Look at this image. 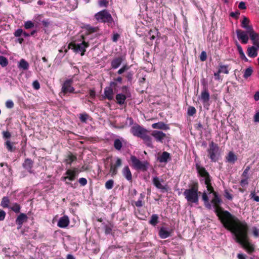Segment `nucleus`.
I'll return each instance as SVG.
<instances>
[{
    "label": "nucleus",
    "instance_id": "nucleus-1",
    "mask_svg": "<svg viewBox=\"0 0 259 259\" xmlns=\"http://www.w3.org/2000/svg\"><path fill=\"white\" fill-rule=\"evenodd\" d=\"M227 229L234 235L235 241L241 245L249 253L254 251L253 245L248 241V226L245 221L239 220Z\"/></svg>",
    "mask_w": 259,
    "mask_h": 259
},
{
    "label": "nucleus",
    "instance_id": "nucleus-2",
    "mask_svg": "<svg viewBox=\"0 0 259 259\" xmlns=\"http://www.w3.org/2000/svg\"><path fill=\"white\" fill-rule=\"evenodd\" d=\"M214 208V212L223 226L228 229L239 220L230 212L225 210L221 206L222 200L218 193H214L211 200Z\"/></svg>",
    "mask_w": 259,
    "mask_h": 259
},
{
    "label": "nucleus",
    "instance_id": "nucleus-3",
    "mask_svg": "<svg viewBox=\"0 0 259 259\" xmlns=\"http://www.w3.org/2000/svg\"><path fill=\"white\" fill-rule=\"evenodd\" d=\"M200 193L199 191V183L197 181H194L189 185L188 189L185 190L183 195L188 202L198 204Z\"/></svg>",
    "mask_w": 259,
    "mask_h": 259
},
{
    "label": "nucleus",
    "instance_id": "nucleus-4",
    "mask_svg": "<svg viewBox=\"0 0 259 259\" xmlns=\"http://www.w3.org/2000/svg\"><path fill=\"white\" fill-rule=\"evenodd\" d=\"M82 42L79 44H76L74 41L70 42L68 45V49H71L75 53H80L81 56H83L86 51V48L89 47V43L84 40V36H81Z\"/></svg>",
    "mask_w": 259,
    "mask_h": 259
},
{
    "label": "nucleus",
    "instance_id": "nucleus-5",
    "mask_svg": "<svg viewBox=\"0 0 259 259\" xmlns=\"http://www.w3.org/2000/svg\"><path fill=\"white\" fill-rule=\"evenodd\" d=\"M95 17L99 22L107 23L108 26L112 27L114 25L113 19L107 10L98 12L95 14Z\"/></svg>",
    "mask_w": 259,
    "mask_h": 259
},
{
    "label": "nucleus",
    "instance_id": "nucleus-6",
    "mask_svg": "<svg viewBox=\"0 0 259 259\" xmlns=\"http://www.w3.org/2000/svg\"><path fill=\"white\" fill-rule=\"evenodd\" d=\"M218 145L213 141L209 144V148L207 150V156L212 162H217L219 159L220 153Z\"/></svg>",
    "mask_w": 259,
    "mask_h": 259
},
{
    "label": "nucleus",
    "instance_id": "nucleus-7",
    "mask_svg": "<svg viewBox=\"0 0 259 259\" xmlns=\"http://www.w3.org/2000/svg\"><path fill=\"white\" fill-rule=\"evenodd\" d=\"M131 161L132 162L131 166L136 170L142 171H146L148 170L149 163L147 161H140L135 156H131Z\"/></svg>",
    "mask_w": 259,
    "mask_h": 259
},
{
    "label": "nucleus",
    "instance_id": "nucleus-8",
    "mask_svg": "<svg viewBox=\"0 0 259 259\" xmlns=\"http://www.w3.org/2000/svg\"><path fill=\"white\" fill-rule=\"evenodd\" d=\"M72 79H68L63 83L61 88V94L65 96L68 93H78L80 91L75 92V89L72 87Z\"/></svg>",
    "mask_w": 259,
    "mask_h": 259
},
{
    "label": "nucleus",
    "instance_id": "nucleus-9",
    "mask_svg": "<svg viewBox=\"0 0 259 259\" xmlns=\"http://www.w3.org/2000/svg\"><path fill=\"white\" fill-rule=\"evenodd\" d=\"M147 132V130L138 124L132 127L131 129V133L135 136L141 138Z\"/></svg>",
    "mask_w": 259,
    "mask_h": 259
},
{
    "label": "nucleus",
    "instance_id": "nucleus-10",
    "mask_svg": "<svg viewBox=\"0 0 259 259\" xmlns=\"http://www.w3.org/2000/svg\"><path fill=\"white\" fill-rule=\"evenodd\" d=\"M237 38L242 44H246L248 42L249 38L247 35V31H244L241 29H237L236 31Z\"/></svg>",
    "mask_w": 259,
    "mask_h": 259
},
{
    "label": "nucleus",
    "instance_id": "nucleus-11",
    "mask_svg": "<svg viewBox=\"0 0 259 259\" xmlns=\"http://www.w3.org/2000/svg\"><path fill=\"white\" fill-rule=\"evenodd\" d=\"M122 165V160L120 158H117L115 164L111 163L110 171L112 176H115L117 173V169Z\"/></svg>",
    "mask_w": 259,
    "mask_h": 259
},
{
    "label": "nucleus",
    "instance_id": "nucleus-12",
    "mask_svg": "<svg viewBox=\"0 0 259 259\" xmlns=\"http://www.w3.org/2000/svg\"><path fill=\"white\" fill-rule=\"evenodd\" d=\"M153 184L159 189H160L162 192H167L168 188V187L165 186H163L161 185V182L159 179V178L157 177H155L152 179Z\"/></svg>",
    "mask_w": 259,
    "mask_h": 259
},
{
    "label": "nucleus",
    "instance_id": "nucleus-13",
    "mask_svg": "<svg viewBox=\"0 0 259 259\" xmlns=\"http://www.w3.org/2000/svg\"><path fill=\"white\" fill-rule=\"evenodd\" d=\"M34 162L30 158H26L22 164V166L30 174L33 173L32 167Z\"/></svg>",
    "mask_w": 259,
    "mask_h": 259
},
{
    "label": "nucleus",
    "instance_id": "nucleus-14",
    "mask_svg": "<svg viewBox=\"0 0 259 259\" xmlns=\"http://www.w3.org/2000/svg\"><path fill=\"white\" fill-rule=\"evenodd\" d=\"M196 169L200 177L205 178L210 176V175L206 169L204 167L201 166L198 163L196 164Z\"/></svg>",
    "mask_w": 259,
    "mask_h": 259
},
{
    "label": "nucleus",
    "instance_id": "nucleus-15",
    "mask_svg": "<svg viewBox=\"0 0 259 259\" xmlns=\"http://www.w3.org/2000/svg\"><path fill=\"white\" fill-rule=\"evenodd\" d=\"M151 135L157 141L162 142L163 140L166 138V134L161 131H153Z\"/></svg>",
    "mask_w": 259,
    "mask_h": 259
},
{
    "label": "nucleus",
    "instance_id": "nucleus-16",
    "mask_svg": "<svg viewBox=\"0 0 259 259\" xmlns=\"http://www.w3.org/2000/svg\"><path fill=\"white\" fill-rule=\"evenodd\" d=\"M70 223L69 218L67 215H64L60 218L57 223V226L61 228L67 227Z\"/></svg>",
    "mask_w": 259,
    "mask_h": 259
},
{
    "label": "nucleus",
    "instance_id": "nucleus-17",
    "mask_svg": "<svg viewBox=\"0 0 259 259\" xmlns=\"http://www.w3.org/2000/svg\"><path fill=\"white\" fill-rule=\"evenodd\" d=\"M170 160V155L166 151L163 152L162 154L157 157V160L161 163H167Z\"/></svg>",
    "mask_w": 259,
    "mask_h": 259
},
{
    "label": "nucleus",
    "instance_id": "nucleus-18",
    "mask_svg": "<svg viewBox=\"0 0 259 259\" xmlns=\"http://www.w3.org/2000/svg\"><path fill=\"white\" fill-rule=\"evenodd\" d=\"M172 230L167 231L164 227H161L158 232L159 236L161 239H165L171 235Z\"/></svg>",
    "mask_w": 259,
    "mask_h": 259
},
{
    "label": "nucleus",
    "instance_id": "nucleus-19",
    "mask_svg": "<svg viewBox=\"0 0 259 259\" xmlns=\"http://www.w3.org/2000/svg\"><path fill=\"white\" fill-rule=\"evenodd\" d=\"M27 219L28 217L26 214L23 213H20L16 220V224L19 226L18 228H20L22 224L27 221Z\"/></svg>",
    "mask_w": 259,
    "mask_h": 259
},
{
    "label": "nucleus",
    "instance_id": "nucleus-20",
    "mask_svg": "<svg viewBox=\"0 0 259 259\" xmlns=\"http://www.w3.org/2000/svg\"><path fill=\"white\" fill-rule=\"evenodd\" d=\"M113 89L111 87H106L104 89V98L111 101L113 99Z\"/></svg>",
    "mask_w": 259,
    "mask_h": 259
},
{
    "label": "nucleus",
    "instance_id": "nucleus-21",
    "mask_svg": "<svg viewBox=\"0 0 259 259\" xmlns=\"http://www.w3.org/2000/svg\"><path fill=\"white\" fill-rule=\"evenodd\" d=\"M65 175H67L66 177H64L62 178L63 181H65L66 180H69V181H74L76 178L75 175L72 169H68L66 172Z\"/></svg>",
    "mask_w": 259,
    "mask_h": 259
},
{
    "label": "nucleus",
    "instance_id": "nucleus-22",
    "mask_svg": "<svg viewBox=\"0 0 259 259\" xmlns=\"http://www.w3.org/2000/svg\"><path fill=\"white\" fill-rule=\"evenodd\" d=\"M123 61L122 57H116L113 59L111 62L112 68L116 69L120 66Z\"/></svg>",
    "mask_w": 259,
    "mask_h": 259
},
{
    "label": "nucleus",
    "instance_id": "nucleus-23",
    "mask_svg": "<svg viewBox=\"0 0 259 259\" xmlns=\"http://www.w3.org/2000/svg\"><path fill=\"white\" fill-rule=\"evenodd\" d=\"M152 127L153 128H157L163 130H168L169 129V126H168V125L165 124L163 122H158L157 123H153L152 125Z\"/></svg>",
    "mask_w": 259,
    "mask_h": 259
},
{
    "label": "nucleus",
    "instance_id": "nucleus-24",
    "mask_svg": "<svg viewBox=\"0 0 259 259\" xmlns=\"http://www.w3.org/2000/svg\"><path fill=\"white\" fill-rule=\"evenodd\" d=\"M226 159L227 162L234 164L237 160V156L232 151H230L226 156Z\"/></svg>",
    "mask_w": 259,
    "mask_h": 259
},
{
    "label": "nucleus",
    "instance_id": "nucleus-25",
    "mask_svg": "<svg viewBox=\"0 0 259 259\" xmlns=\"http://www.w3.org/2000/svg\"><path fill=\"white\" fill-rule=\"evenodd\" d=\"M122 173L123 176L125 178V179L128 181H132V175L131 171L130 169V168L128 166H125L122 170Z\"/></svg>",
    "mask_w": 259,
    "mask_h": 259
},
{
    "label": "nucleus",
    "instance_id": "nucleus-26",
    "mask_svg": "<svg viewBox=\"0 0 259 259\" xmlns=\"http://www.w3.org/2000/svg\"><path fill=\"white\" fill-rule=\"evenodd\" d=\"M76 156L73 155L71 152H69L65 160V162L67 164L71 165L73 161H76Z\"/></svg>",
    "mask_w": 259,
    "mask_h": 259
},
{
    "label": "nucleus",
    "instance_id": "nucleus-27",
    "mask_svg": "<svg viewBox=\"0 0 259 259\" xmlns=\"http://www.w3.org/2000/svg\"><path fill=\"white\" fill-rule=\"evenodd\" d=\"M14 144L15 143L8 140L5 142L4 145L9 152H13L16 150V148L14 146Z\"/></svg>",
    "mask_w": 259,
    "mask_h": 259
},
{
    "label": "nucleus",
    "instance_id": "nucleus-28",
    "mask_svg": "<svg viewBox=\"0 0 259 259\" xmlns=\"http://www.w3.org/2000/svg\"><path fill=\"white\" fill-rule=\"evenodd\" d=\"M144 141V143L148 147L152 148V143L151 138L146 134V133L141 138Z\"/></svg>",
    "mask_w": 259,
    "mask_h": 259
},
{
    "label": "nucleus",
    "instance_id": "nucleus-29",
    "mask_svg": "<svg viewBox=\"0 0 259 259\" xmlns=\"http://www.w3.org/2000/svg\"><path fill=\"white\" fill-rule=\"evenodd\" d=\"M116 102L119 105H123L124 104L126 97L125 95L123 94H117L115 97Z\"/></svg>",
    "mask_w": 259,
    "mask_h": 259
},
{
    "label": "nucleus",
    "instance_id": "nucleus-30",
    "mask_svg": "<svg viewBox=\"0 0 259 259\" xmlns=\"http://www.w3.org/2000/svg\"><path fill=\"white\" fill-rule=\"evenodd\" d=\"M219 73H223L225 74H228L229 73V65H223L222 63L219 64Z\"/></svg>",
    "mask_w": 259,
    "mask_h": 259
},
{
    "label": "nucleus",
    "instance_id": "nucleus-31",
    "mask_svg": "<svg viewBox=\"0 0 259 259\" xmlns=\"http://www.w3.org/2000/svg\"><path fill=\"white\" fill-rule=\"evenodd\" d=\"M250 30L247 31L248 34L249 35L250 39L252 41L259 40V34L254 32L253 28H249Z\"/></svg>",
    "mask_w": 259,
    "mask_h": 259
},
{
    "label": "nucleus",
    "instance_id": "nucleus-32",
    "mask_svg": "<svg viewBox=\"0 0 259 259\" xmlns=\"http://www.w3.org/2000/svg\"><path fill=\"white\" fill-rule=\"evenodd\" d=\"M247 55L250 57H255L257 55V49L254 46L248 48L247 49Z\"/></svg>",
    "mask_w": 259,
    "mask_h": 259
},
{
    "label": "nucleus",
    "instance_id": "nucleus-33",
    "mask_svg": "<svg viewBox=\"0 0 259 259\" xmlns=\"http://www.w3.org/2000/svg\"><path fill=\"white\" fill-rule=\"evenodd\" d=\"M29 64L24 59H22L20 60L18 67L20 69H22L24 70H26L29 68Z\"/></svg>",
    "mask_w": 259,
    "mask_h": 259
},
{
    "label": "nucleus",
    "instance_id": "nucleus-34",
    "mask_svg": "<svg viewBox=\"0 0 259 259\" xmlns=\"http://www.w3.org/2000/svg\"><path fill=\"white\" fill-rule=\"evenodd\" d=\"M102 225H103L105 233L106 234H111L113 228V225L110 223H109L107 224L103 223Z\"/></svg>",
    "mask_w": 259,
    "mask_h": 259
},
{
    "label": "nucleus",
    "instance_id": "nucleus-35",
    "mask_svg": "<svg viewBox=\"0 0 259 259\" xmlns=\"http://www.w3.org/2000/svg\"><path fill=\"white\" fill-rule=\"evenodd\" d=\"M85 29L87 31V35L96 32L99 30L98 27H92L90 25H87L84 26Z\"/></svg>",
    "mask_w": 259,
    "mask_h": 259
},
{
    "label": "nucleus",
    "instance_id": "nucleus-36",
    "mask_svg": "<svg viewBox=\"0 0 259 259\" xmlns=\"http://www.w3.org/2000/svg\"><path fill=\"white\" fill-rule=\"evenodd\" d=\"M201 99L204 103L208 102L209 100V94L208 90L205 89L201 93Z\"/></svg>",
    "mask_w": 259,
    "mask_h": 259
},
{
    "label": "nucleus",
    "instance_id": "nucleus-37",
    "mask_svg": "<svg viewBox=\"0 0 259 259\" xmlns=\"http://www.w3.org/2000/svg\"><path fill=\"white\" fill-rule=\"evenodd\" d=\"M249 23V19L246 17H244L242 22H241V26L242 28L246 29L247 31L250 30V27L253 28L251 25H248V23Z\"/></svg>",
    "mask_w": 259,
    "mask_h": 259
},
{
    "label": "nucleus",
    "instance_id": "nucleus-38",
    "mask_svg": "<svg viewBox=\"0 0 259 259\" xmlns=\"http://www.w3.org/2000/svg\"><path fill=\"white\" fill-rule=\"evenodd\" d=\"M158 216L156 214H152L149 221V223L153 226H155L158 223Z\"/></svg>",
    "mask_w": 259,
    "mask_h": 259
},
{
    "label": "nucleus",
    "instance_id": "nucleus-39",
    "mask_svg": "<svg viewBox=\"0 0 259 259\" xmlns=\"http://www.w3.org/2000/svg\"><path fill=\"white\" fill-rule=\"evenodd\" d=\"M10 203V199L7 196H4L3 197L1 205L3 208H10L9 204Z\"/></svg>",
    "mask_w": 259,
    "mask_h": 259
},
{
    "label": "nucleus",
    "instance_id": "nucleus-40",
    "mask_svg": "<svg viewBox=\"0 0 259 259\" xmlns=\"http://www.w3.org/2000/svg\"><path fill=\"white\" fill-rule=\"evenodd\" d=\"M253 70L252 67H249L247 68H246L244 71L243 74V77L245 79L248 78L250 77L251 74H252Z\"/></svg>",
    "mask_w": 259,
    "mask_h": 259
},
{
    "label": "nucleus",
    "instance_id": "nucleus-41",
    "mask_svg": "<svg viewBox=\"0 0 259 259\" xmlns=\"http://www.w3.org/2000/svg\"><path fill=\"white\" fill-rule=\"evenodd\" d=\"M8 64H9V61H8V59L3 56H0V65H1V66L2 67H5L8 65Z\"/></svg>",
    "mask_w": 259,
    "mask_h": 259
},
{
    "label": "nucleus",
    "instance_id": "nucleus-42",
    "mask_svg": "<svg viewBox=\"0 0 259 259\" xmlns=\"http://www.w3.org/2000/svg\"><path fill=\"white\" fill-rule=\"evenodd\" d=\"M10 208L15 213H17L20 212L21 209V206L17 203H15L13 204Z\"/></svg>",
    "mask_w": 259,
    "mask_h": 259
},
{
    "label": "nucleus",
    "instance_id": "nucleus-43",
    "mask_svg": "<svg viewBox=\"0 0 259 259\" xmlns=\"http://www.w3.org/2000/svg\"><path fill=\"white\" fill-rule=\"evenodd\" d=\"M122 146V142L119 139H116L114 140V147L116 150H120L121 149Z\"/></svg>",
    "mask_w": 259,
    "mask_h": 259
},
{
    "label": "nucleus",
    "instance_id": "nucleus-44",
    "mask_svg": "<svg viewBox=\"0 0 259 259\" xmlns=\"http://www.w3.org/2000/svg\"><path fill=\"white\" fill-rule=\"evenodd\" d=\"M89 115L86 113L80 114L79 117L80 120L83 123H86L89 118Z\"/></svg>",
    "mask_w": 259,
    "mask_h": 259
},
{
    "label": "nucleus",
    "instance_id": "nucleus-45",
    "mask_svg": "<svg viewBox=\"0 0 259 259\" xmlns=\"http://www.w3.org/2000/svg\"><path fill=\"white\" fill-rule=\"evenodd\" d=\"M114 185V181L113 180H109L105 183V187L107 189L110 190L113 188Z\"/></svg>",
    "mask_w": 259,
    "mask_h": 259
},
{
    "label": "nucleus",
    "instance_id": "nucleus-46",
    "mask_svg": "<svg viewBox=\"0 0 259 259\" xmlns=\"http://www.w3.org/2000/svg\"><path fill=\"white\" fill-rule=\"evenodd\" d=\"M250 169V166L249 165L246 166L245 169L244 170L243 173L241 175V177L243 178L249 179L248 171Z\"/></svg>",
    "mask_w": 259,
    "mask_h": 259
},
{
    "label": "nucleus",
    "instance_id": "nucleus-47",
    "mask_svg": "<svg viewBox=\"0 0 259 259\" xmlns=\"http://www.w3.org/2000/svg\"><path fill=\"white\" fill-rule=\"evenodd\" d=\"M34 26V23L31 21H27L24 23V27L26 29L32 28Z\"/></svg>",
    "mask_w": 259,
    "mask_h": 259
},
{
    "label": "nucleus",
    "instance_id": "nucleus-48",
    "mask_svg": "<svg viewBox=\"0 0 259 259\" xmlns=\"http://www.w3.org/2000/svg\"><path fill=\"white\" fill-rule=\"evenodd\" d=\"M196 113V110L194 107L190 106L188 109V114L189 116H192Z\"/></svg>",
    "mask_w": 259,
    "mask_h": 259
},
{
    "label": "nucleus",
    "instance_id": "nucleus-49",
    "mask_svg": "<svg viewBox=\"0 0 259 259\" xmlns=\"http://www.w3.org/2000/svg\"><path fill=\"white\" fill-rule=\"evenodd\" d=\"M109 0H99L98 4L101 7L107 8L109 5Z\"/></svg>",
    "mask_w": 259,
    "mask_h": 259
},
{
    "label": "nucleus",
    "instance_id": "nucleus-50",
    "mask_svg": "<svg viewBox=\"0 0 259 259\" xmlns=\"http://www.w3.org/2000/svg\"><path fill=\"white\" fill-rule=\"evenodd\" d=\"M236 45L237 46V50L240 55V57L245 55L241 46L238 44L237 41L236 42Z\"/></svg>",
    "mask_w": 259,
    "mask_h": 259
},
{
    "label": "nucleus",
    "instance_id": "nucleus-51",
    "mask_svg": "<svg viewBox=\"0 0 259 259\" xmlns=\"http://www.w3.org/2000/svg\"><path fill=\"white\" fill-rule=\"evenodd\" d=\"M134 72L132 71H128L126 73L125 77L127 78L128 81L131 82L133 79Z\"/></svg>",
    "mask_w": 259,
    "mask_h": 259
},
{
    "label": "nucleus",
    "instance_id": "nucleus-52",
    "mask_svg": "<svg viewBox=\"0 0 259 259\" xmlns=\"http://www.w3.org/2000/svg\"><path fill=\"white\" fill-rule=\"evenodd\" d=\"M130 68V67L127 65H124L122 66L120 69H119L117 73L118 74H121L125 71L127 70Z\"/></svg>",
    "mask_w": 259,
    "mask_h": 259
},
{
    "label": "nucleus",
    "instance_id": "nucleus-53",
    "mask_svg": "<svg viewBox=\"0 0 259 259\" xmlns=\"http://www.w3.org/2000/svg\"><path fill=\"white\" fill-rule=\"evenodd\" d=\"M2 134L3 138L5 139H9L11 137V134L9 131H3Z\"/></svg>",
    "mask_w": 259,
    "mask_h": 259
},
{
    "label": "nucleus",
    "instance_id": "nucleus-54",
    "mask_svg": "<svg viewBox=\"0 0 259 259\" xmlns=\"http://www.w3.org/2000/svg\"><path fill=\"white\" fill-rule=\"evenodd\" d=\"M240 12L238 10L236 11L235 12H232L230 13V16L232 17V18H234L236 19H238L239 17V16L240 15Z\"/></svg>",
    "mask_w": 259,
    "mask_h": 259
},
{
    "label": "nucleus",
    "instance_id": "nucleus-55",
    "mask_svg": "<svg viewBox=\"0 0 259 259\" xmlns=\"http://www.w3.org/2000/svg\"><path fill=\"white\" fill-rule=\"evenodd\" d=\"M6 106L7 108L12 109L14 106V102L12 100H8L6 102Z\"/></svg>",
    "mask_w": 259,
    "mask_h": 259
},
{
    "label": "nucleus",
    "instance_id": "nucleus-56",
    "mask_svg": "<svg viewBox=\"0 0 259 259\" xmlns=\"http://www.w3.org/2000/svg\"><path fill=\"white\" fill-rule=\"evenodd\" d=\"M78 182L81 186H84L87 184V180L85 178H81L78 180Z\"/></svg>",
    "mask_w": 259,
    "mask_h": 259
},
{
    "label": "nucleus",
    "instance_id": "nucleus-57",
    "mask_svg": "<svg viewBox=\"0 0 259 259\" xmlns=\"http://www.w3.org/2000/svg\"><path fill=\"white\" fill-rule=\"evenodd\" d=\"M23 33V30L22 29L19 28L15 31L14 35L15 37H20L21 35H22Z\"/></svg>",
    "mask_w": 259,
    "mask_h": 259
},
{
    "label": "nucleus",
    "instance_id": "nucleus-58",
    "mask_svg": "<svg viewBox=\"0 0 259 259\" xmlns=\"http://www.w3.org/2000/svg\"><path fill=\"white\" fill-rule=\"evenodd\" d=\"M32 87L34 89L38 90L40 89V84L38 80H34L32 83Z\"/></svg>",
    "mask_w": 259,
    "mask_h": 259
},
{
    "label": "nucleus",
    "instance_id": "nucleus-59",
    "mask_svg": "<svg viewBox=\"0 0 259 259\" xmlns=\"http://www.w3.org/2000/svg\"><path fill=\"white\" fill-rule=\"evenodd\" d=\"M207 59V54L205 51H202L200 55V59L201 61H204Z\"/></svg>",
    "mask_w": 259,
    "mask_h": 259
},
{
    "label": "nucleus",
    "instance_id": "nucleus-60",
    "mask_svg": "<svg viewBox=\"0 0 259 259\" xmlns=\"http://www.w3.org/2000/svg\"><path fill=\"white\" fill-rule=\"evenodd\" d=\"M248 179L247 178H244L242 179L239 183L240 185L242 187L245 186L246 185H247L248 184Z\"/></svg>",
    "mask_w": 259,
    "mask_h": 259
},
{
    "label": "nucleus",
    "instance_id": "nucleus-61",
    "mask_svg": "<svg viewBox=\"0 0 259 259\" xmlns=\"http://www.w3.org/2000/svg\"><path fill=\"white\" fill-rule=\"evenodd\" d=\"M207 190L209 192V193H212L213 195H214V193H218L215 191H214L213 187L211 185L206 186Z\"/></svg>",
    "mask_w": 259,
    "mask_h": 259
},
{
    "label": "nucleus",
    "instance_id": "nucleus-62",
    "mask_svg": "<svg viewBox=\"0 0 259 259\" xmlns=\"http://www.w3.org/2000/svg\"><path fill=\"white\" fill-rule=\"evenodd\" d=\"M253 235L255 237H257L259 236V230L255 227H252Z\"/></svg>",
    "mask_w": 259,
    "mask_h": 259
},
{
    "label": "nucleus",
    "instance_id": "nucleus-63",
    "mask_svg": "<svg viewBox=\"0 0 259 259\" xmlns=\"http://www.w3.org/2000/svg\"><path fill=\"white\" fill-rule=\"evenodd\" d=\"M6 213L3 210H0V221H4L6 218Z\"/></svg>",
    "mask_w": 259,
    "mask_h": 259
},
{
    "label": "nucleus",
    "instance_id": "nucleus-64",
    "mask_svg": "<svg viewBox=\"0 0 259 259\" xmlns=\"http://www.w3.org/2000/svg\"><path fill=\"white\" fill-rule=\"evenodd\" d=\"M225 197L228 200H232L233 198L232 195L228 191V190L225 191Z\"/></svg>",
    "mask_w": 259,
    "mask_h": 259
}]
</instances>
